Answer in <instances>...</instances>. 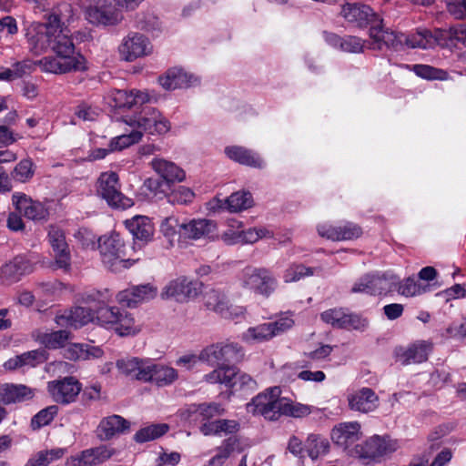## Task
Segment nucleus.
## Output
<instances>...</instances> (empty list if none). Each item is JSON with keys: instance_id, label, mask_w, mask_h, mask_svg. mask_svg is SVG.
Returning a JSON list of instances; mask_svg holds the SVG:
<instances>
[{"instance_id": "f257e3e1", "label": "nucleus", "mask_w": 466, "mask_h": 466, "mask_svg": "<svg viewBox=\"0 0 466 466\" xmlns=\"http://www.w3.org/2000/svg\"><path fill=\"white\" fill-rule=\"evenodd\" d=\"M72 16V6L59 4L46 15L45 23H32L25 29L30 50L39 55L50 48L56 56H46L37 64L41 70L52 74H65L85 68L84 58L75 56V45L66 24Z\"/></svg>"}, {"instance_id": "f03ea898", "label": "nucleus", "mask_w": 466, "mask_h": 466, "mask_svg": "<svg viewBox=\"0 0 466 466\" xmlns=\"http://www.w3.org/2000/svg\"><path fill=\"white\" fill-rule=\"evenodd\" d=\"M238 282L242 289L264 299L272 296L279 287L273 272L265 267L244 268L238 275Z\"/></svg>"}, {"instance_id": "7ed1b4c3", "label": "nucleus", "mask_w": 466, "mask_h": 466, "mask_svg": "<svg viewBox=\"0 0 466 466\" xmlns=\"http://www.w3.org/2000/svg\"><path fill=\"white\" fill-rule=\"evenodd\" d=\"M97 248L102 262L111 271L117 272L130 267L129 260L125 258V242L119 234L111 233L100 237Z\"/></svg>"}, {"instance_id": "20e7f679", "label": "nucleus", "mask_w": 466, "mask_h": 466, "mask_svg": "<svg viewBox=\"0 0 466 466\" xmlns=\"http://www.w3.org/2000/svg\"><path fill=\"white\" fill-rule=\"evenodd\" d=\"M245 351L237 342L222 341L207 346L200 351L202 362L209 366L238 363L243 360Z\"/></svg>"}, {"instance_id": "39448f33", "label": "nucleus", "mask_w": 466, "mask_h": 466, "mask_svg": "<svg viewBox=\"0 0 466 466\" xmlns=\"http://www.w3.org/2000/svg\"><path fill=\"white\" fill-rule=\"evenodd\" d=\"M125 122L136 130L149 134H165L170 129L169 121L156 108L145 106L136 116L125 119Z\"/></svg>"}, {"instance_id": "423d86ee", "label": "nucleus", "mask_w": 466, "mask_h": 466, "mask_svg": "<svg viewBox=\"0 0 466 466\" xmlns=\"http://www.w3.org/2000/svg\"><path fill=\"white\" fill-rule=\"evenodd\" d=\"M87 20L96 25L112 26L124 20V15L112 0H96L86 12Z\"/></svg>"}, {"instance_id": "0eeeda50", "label": "nucleus", "mask_w": 466, "mask_h": 466, "mask_svg": "<svg viewBox=\"0 0 466 466\" xmlns=\"http://www.w3.org/2000/svg\"><path fill=\"white\" fill-rule=\"evenodd\" d=\"M152 48L147 36L137 32H130L122 39L118 46V54L122 60L133 62L151 54Z\"/></svg>"}, {"instance_id": "6e6552de", "label": "nucleus", "mask_w": 466, "mask_h": 466, "mask_svg": "<svg viewBox=\"0 0 466 466\" xmlns=\"http://www.w3.org/2000/svg\"><path fill=\"white\" fill-rule=\"evenodd\" d=\"M98 184V192L109 206L127 208L133 205L132 200L120 192L118 177L115 172L101 174Z\"/></svg>"}, {"instance_id": "1a4fd4ad", "label": "nucleus", "mask_w": 466, "mask_h": 466, "mask_svg": "<svg viewBox=\"0 0 466 466\" xmlns=\"http://www.w3.org/2000/svg\"><path fill=\"white\" fill-rule=\"evenodd\" d=\"M47 391L54 401L60 404L74 402L81 391L80 382L74 377H65L47 382Z\"/></svg>"}, {"instance_id": "9d476101", "label": "nucleus", "mask_w": 466, "mask_h": 466, "mask_svg": "<svg viewBox=\"0 0 466 466\" xmlns=\"http://www.w3.org/2000/svg\"><path fill=\"white\" fill-rule=\"evenodd\" d=\"M370 41L368 43V48L372 50H381L383 47L398 50L405 41V35L385 29L380 19L378 24L370 28Z\"/></svg>"}, {"instance_id": "9b49d317", "label": "nucleus", "mask_w": 466, "mask_h": 466, "mask_svg": "<svg viewBox=\"0 0 466 466\" xmlns=\"http://www.w3.org/2000/svg\"><path fill=\"white\" fill-rule=\"evenodd\" d=\"M201 284L181 277L169 281L163 289L161 297L172 299L177 302H185L198 295Z\"/></svg>"}, {"instance_id": "f8f14e48", "label": "nucleus", "mask_w": 466, "mask_h": 466, "mask_svg": "<svg viewBox=\"0 0 466 466\" xmlns=\"http://www.w3.org/2000/svg\"><path fill=\"white\" fill-rule=\"evenodd\" d=\"M34 271L33 260L24 255L15 257L0 268V281L10 285L18 282L23 276Z\"/></svg>"}, {"instance_id": "ddd939ff", "label": "nucleus", "mask_w": 466, "mask_h": 466, "mask_svg": "<svg viewBox=\"0 0 466 466\" xmlns=\"http://www.w3.org/2000/svg\"><path fill=\"white\" fill-rule=\"evenodd\" d=\"M431 350V341L417 340L408 347L396 348L394 356L396 361L401 365L416 364L426 361Z\"/></svg>"}, {"instance_id": "4468645a", "label": "nucleus", "mask_w": 466, "mask_h": 466, "mask_svg": "<svg viewBox=\"0 0 466 466\" xmlns=\"http://www.w3.org/2000/svg\"><path fill=\"white\" fill-rule=\"evenodd\" d=\"M144 370L143 383H152L157 387H167L178 379V372L174 368L157 363L149 359L148 364Z\"/></svg>"}, {"instance_id": "2eb2a0df", "label": "nucleus", "mask_w": 466, "mask_h": 466, "mask_svg": "<svg viewBox=\"0 0 466 466\" xmlns=\"http://www.w3.org/2000/svg\"><path fill=\"white\" fill-rule=\"evenodd\" d=\"M340 14L349 23L359 27L370 25V28L380 20L369 5L361 4L347 3L342 5Z\"/></svg>"}, {"instance_id": "dca6fc26", "label": "nucleus", "mask_w": 466, "mask_h": 466, "mask_svg": "<svg viewBox=\"0 0 466 466\" xmlns=\"http://www.w3.org/2000/svg\"><path fill=\"white\" fill-rule=\"evenodd\" d=\"M395 450V441L375 435L367 440L363 444L357 445L355 452L360 458L374 460Z\"/></svg>"}, {"instance_id": "f3484780", "label": "nucleus", "mask_w": 466, "mask_h": 466, "mask_svg": "<svg viewBox=\"0 0 466 466\" xmlns=\"http://www.w3.org/2000/svg\"><path fill=\"white\" fill-rule=\"evenodd\" d=\"M157 294V288L151 283L132 286L119 291L116 295V301L127 307H135L138 303L153 299Z\"/></svg>"}, {"instance_id": "a211bd4d", "label": "nucleus", "mask_w": 466, "mask_h": 466, "mask_svg": "<svg viewBox=\"0 0 466 466\" xmlns=\"http://www.w3.org/2000/svg\"><path fill=\"white\" fill-rule=\"evenodd\" d=\"M114 451L106 446L85 450L66 461V466H96L110 459Z\"/></svg>"}, {"instance_id": "6ab92c4d", "label": "nucleus", "mask_w": 466, "mask_h": 466, "mask_svg": "<svg viewBox=\"0 0 466 466\" xmlns=\"http://www.w3.org/2000/svg\"><path fill=\"white\" fill-rule=\"evenodd\" d=\"M360 424L358 421L342 422L331 431V440L339 447L347 450L361 438Z\"/></svg>"}, {"instance_id": "aec40b11", "label": "nucleus", "mask_w": 466, "mask_h": 466, "mask_svg": "<svg viewBox=\"0 0 466 466\" xmlns=\"http://www.w3.org/2000/svg\"><path fill=\"white\" fill-rule=\"evenodd\" d=\"M217 229L213 220L198 218L184 220L180 226V238L185 239H200L212 236Z\"/></svg>"}, {"instance_id": "412c9836", "label": "nucleus", "mask_w": 466, "mask_h": 466, "mask_svg": "<svg viewBox=\"0 0 466 466\" xmlns=\"http://www.w3.org/2000/svg\"><path fill=\"white\" fill-rule=\"evenodd\" d=\"M348 404L351 410L369 413L379 407V397L372 389L364 387L348 395Z\"/></svg>"}, {"instance_id": "4be33fe9", "label": "nucleus", "mask_w": 466, "mask_h": 466, "mask_svg": "<svg viewBox=\"0 0 466 466\" xmlns=\"http://www.w3.org/2000/svg\"><path fill=\"white\" fill-rule=\"evenodd\" d=\"M12 201L15 209L28 219L43 220L46 219L48 215L47 209L41 202L33 200L25 194H14Z\"/></svg>"}, {"instance_id": "5701e85b", "label": "nucleus", "mask_w": 466, "mask_h": 466, "mask_svg": "<svg viewBox=\"0 0 466 466\" xmlns=\"http://www.w3.org/2000/svg\"><path fill=\"white\" fill-rule=\"evenodd\" d=\"M198 80L196 76L180 67L169 68L164 75L158 77L159 85L166 90L187 88L198 84Z\"/></svg>"}, {"instance_id": "b1692460", "label": "nucleus", "mask_w": 466, "mask_h": 466, "mask_svg": "<svg viewBox=\"0 0 466 466\" xmlns=\"http://www.w3.org/2000/svg\"><path fill=\"white\" fill-rule=\"evenodd\" d=\"M48 238L55 253L56 264L59 268L67 269L70 267L71 257L65 233L58 228L51 227Z\"/></svg>"}, {"instance_id": "393cba45", "label": "nucleus", "mask_w": 466, "mask_h": 466, "mask_svg": "<svg viewBox=\"0 0 466 466\" xmlns=\"http://www.w3.org/2000/svg\"><path fill=\"white\" fill-rule=\"evenodd\" d=\"M125 225L133 236L136 244L145 245L153 239L155 228L148 217L135 216L127 219Z\"/></svg>"}, {"instance_id": "a878e982", "label": "nucleus", "mask_w": 466, "mask_h": 466, "mask_svg": "<svg viewBox=\"0 0 466 466\" xmlns=\"http://www.w3.org/2000/svg\"><path fill=\"white\" fill-rule=\"evenodd\" d=\"M59 326H70L75 329L81 328L89 322H95V310L86 307H74L56 317Z\"/></svg>"}, {"instance_id": "bb28decb", "label": "nucleus", "mask_w": 466, "mask_h": 466, "mask_svg": "<svg viewBox=\"0 0 466 466\" xmlns=\"http://www.w3.org/2000/svg\"><path fill=\"white\" fill-rule=\"evenodd\" d=\"M110 97L115 107L130 109L149 102L151 95L147 91L137 89L114 90Z\"/></svg>"}, {"instance_id": "cd10ccee", "label": "nucleus", "mask_w": 466, "mask_h": 466, "mask_svg": "<svg viewBox=\"0 0 466 466\" xmlns=\"http://www.w3.org/2000/svg\"><path fill=\"white\" fill-rule=\"evenodd\" d=\"M151 167L167 183L181 182L185 179V171L172 161L161 157L152 159Z\"/></svg>"}, {"instance_id": "c85d7f7f", "label": "nucleus", "mask_w": 466, "mask_h": 466, "mask_svg": "<svg viewBox=\"0 0 466 466\" xmlns=\"http://www.w3.org/2000/svg\"><path fill=\"white\" fill-rule=\"evenodd\" d=\"M225 154L228 158L240 165L258 169L265 167V162L262 157L257 152L248 148L239 146L227 147Z\"/></svg>"}, {"instance_id": "c756f323", "label": "nucleus", "mask_w": 466, "mask_h": 466, "mask_svg": "<svg viewBox=\"0 0 466 466\" xmlns=\"http://www.w3.org/2000/svg\"><path fill=\"white\" fill-rule=\"evenodd\" d=\"M34 396L35 390L23 384L0 385V402L5 405L29 400Z\"/></svg>"}, {"instance_id": "7c9ffc66", "label": "nucleus", "mask_w": 466, "mask_h": 466, "mask_svg": "<svg viewBox=\"0 0 466 466\" xmlns=\"http://www.w3.org/2000/svg\"><path fill=\"white\" fill-rule=\"evenodd\" d=\"M130 423L119 415H112L103 419L98 426V436L102 440H110L114 436L125 433L129 430Z\"/></svg>"}, {"instance_id": "2f4dec72", "label": "nucleus", "mask_w": 466, "mask_h": 466, "mask_svg": "<svg viewBox=\"0 0 466 466\" xmlns=\"http://www.w3.org/2000/svg\"><path fill=\"white\" fill-rule=\"evenodd\" d=\"M326 41L331 46L348 53H361L366 46V41L355 35L339 36L336 34H326ZM369 42H367L368 44Z\"/></svg>"}, {"instance_id": "473e14b6", "label": "nucleus", "mask_w": 466, "mask_h": 466, "mask_svg": "<svg viewBox=\"0 0 466 466\" xmlns=\"http://www.w3.org/2000/svg\"><path fill=\"white\" fill-rule=\"evenodd\" d=\"M240 429L238 421L235 420H216L204 422L200 427V432L205 436L210 435H228L238 432Z\"/></svg>"}, {"instance_id": "72a5a7b5", "label": "nucleus", "mask_w": 466, "mask_h": 466, "mask_svg": "<svg viewBox=\"0 0 466 466\" xmlns=\"http://www.w3.org/2000/svg\"><path fill=\"white\" fill-rule=\"evenodd\" d=\"M148 360L137 357L121 359L116 361V368L124 375L142 382Z\"/></svg>"}, {"instance_id": "f704fd0d", "label": "nucleus", "mask_w": 466, "mask_h": 466, "mask_svg": "<svg viewBox=\"0 0 466 466\" xmlns=\"http://www.w3.org/2000/svg\"><path fill=\"white\" fill-rule=\"evenodd\" d=\"M216 366V369L204 376V380L209 384H222L227 388L236 387V368L228 364Z\"/></svg>"}, {"instance_id": "c9c22d12", "label": "nucleus", "mask_w": 466, "mask_h": 466, "mask_svg": "<svg viewBox=\"0 0 466 466\" xmlns=\"http://www.w3.org/2000/svg\"><path fill=\"white\" fill-rule=\"evenodd\" d=\"M321 319L336 328L357 329L359 319L355 315L346 314L341 309H329L321 314Z\"/></svg>"}, {"instance_id": "e433bc0d", "label": "nucleus", "mask_w": 466, "mask_h": 466, "mask_svg": "<svg viewBox=\"0 0 466 466\" xmlns=\"http://www.w3.org/2000/svg\"><path fill=\"white\" fill-rule=\"evenodd\" d=\"M273 400V393L271 388L265 392L257 395L247 408L249 412L263 416L265 419L272 418L274 413L271 412V404Z\"/></svg>"}, {"instance_id": "4c0bfd02", "label": "nucleus", "mask_w": 466, "mask_h": 466, "mask_svg": "<svg viewBox=\"0 0 466 466\" xmlns=\"http://www.w3.org/2000/svg\"><path fill=\"white\" fill-rule=\"evenodd\" d=\"M404 44L410 48H432L438 44V36L429 30H419L412 35H405Z\"/></svg>"}, {"instance_id": "58836bf2", "label": "nucleus", "mask_w": 466, "mask_h": 466, "mask_svg": "<svg viewBox=\"0 0 466 466\" xmlns=\"http://www.w3.org/2000/svg\"><path fill=\"white\" fill-rule=\"evenodd\" d=\"M329 447L328 439L318 434H309L305 442L306 453L312 460L326 455Z\"/></svg>"}, {"instance_id": "ea45409f", "label": "nucleus", "mask_w": 466, "mask_h": 466, "mask_svg": "<svg viewBox=\"0 0 466 466\" xmlns=\"http://www.w3.org/2000/svg\"><path fill=\"white\" fill-rule=\"evenodd\" d=\"M270 327L267 322L249 327L241 334V339L248 344L261 343L273 338Z\"/></svg>"}, {"instance_id": "a19ab883", "label": "nucleus", "mask_w": 466, "mask_h": 466, "mask_svg": "<svg viewBox=\"0 0 466 466\" xmlns=\"http://www.w3.org/2000/svg\"><path fill=\"white\" fill-rule=\"evenodd\" d=\"M35 338L46 348L58 349L65 346L69 339V332L66 330L37 331Z\"/></svg>"}, {"instance_id": "79ce46f5", "label": "nucleus", "mask_w": 466, "mask_h": 466, "mask_svg": "<svg viewBox=\"0 0 466 466\" xmlns=\"http://www.w3.org/2000/svg\"><path fill=\"white\" fill-rule=\"evenodd\" d=\"M374 295L388 293L397 287L398 277L390 272L371 274Z\"/></svg>"}, {"instance_id": "37998d69", "label": "nucleus", "mask_w": 466, "mask_h": 466, "mask_svg": "<svg viewBox=\"0 0 466 466\" xmlns=\"http://www.w3.org/2000/svg\"><path fill=\"white\" fill-rule=\"evenodd\" d=\"M120 309L116 307H108L107 305L99 306L95 309V322L107 329H113L116 323Z\"/></svg>"}, {"instance_id": "c03bdc74", "label": "nucleus", "mask_w": 466, "mask_h": 466, "mask_svg": "<svg viewBox=\"0 0 466 466\" xmlns=\"http://www.w3.org/2000/svg\"><path fill=\"white\" fill-rule=\"evenodd\" d=\"M227 295L218 289H209L203 294V303L207 309L221 314L228 304Z\"/></svg>"}, {"instance_id": "a18cd8bd", "label": "nucleus", "mask_w": 466, "mask_h": 466, "mask_svg": "<svg viewBox=\"0 0 466 466\" xmlns=\"http://www.w3.org/2000/svg\"><path fill=\"white\" fill-rule=\"evenodd\" d=\"M396 288L399 294L407 298L420 296L430 290L429 285H423L416 281L413 277H409L401 282L398 278Z\"/></svg>"}, {"instance_id": "49530a36", "label": "nucleus", "mask_w": 466, "mask_h": 466, "mask_svg": "<svg viewBox=\"0 0 466 466\" xmlns=\"http://www.w3.org/2000/svg\"><path fill=\"white\" fill-rule=\"evenodd\" d=\"M226 202L227 210L230 212H239L253 206V198L249 192L238 191L226 198Z\"/></svg>"}, {"instance_id": "de8ad7c7", "label": "nucleus", "mask_w": 466, "mask_h": 466, "mask_svg": "<svg viewBox=\"0 0 466 466\" xmlns=\"http://www.w3.org/2000/svg\"><path fill=\"white\" fill-rule=\"evenodd\" d=\"M115 330L120 336L134 335L139 331L134 318L126 310L120 309L116 323L114 325Z\"/></svg>"}, {"instance_id": "09e8293b", "label": "nucleus", "mask_w": 466, "mask_h": 466, "mask_svg": "<svg viewBox=\"0 0 466 466\" xmlns=\"http://www.w3.org/2000/svg\"><path fill=\"white\" fill-rule=\"evenodd\" d=\"M112 299V293L108 289L89 290L79 295L78 300L84 304L93 305L97 309L99 306L107 305Z\"/></svg>"}, {"instance_id": "8fccbe9b", "label": "nucleus", "mask_w": 466, "mask_h": 466, "mask_svg": "<svg viewBox=\"0 0 466 466\" xmlns=\"http://www.w3.org/2000/svg\"><path fill=\"white\" fill-rule=\"evenodd\" d=\"M315 268L306 267L303 264H290L283 272V281L285 283H292L315 274Z\"/></svg>"}, {"instance_id": "3c124183", "label": "nucleus", "mask_w": 466, "mask_h": 466, "mask_svg": "<svg viewBox=\"0 0 466 466\" xmlns=\"http://www.w3.org/2000/svg\"><path fill=\"white\" fill-rule=\"evenodd\" d=\"M189 411L208 422L210 421V419L224 414L225 409L218 403L211 402L198 405L194 404L190 406Z\"/></svg>"}, {"instance_id": "603ef678", "label": "nucleus", "mask_w": 466, "mask_h": 466, "mask_svg": "<svg viewBox=\"0 0 466 466\" xmlns=\"http://www.w3.org/2000/svg\"><path fill=\"white\" fill-rule=\"evenodd\" d=\"M169 427L167 424H151L140 429L134 436L137 442H147L163 436Z\"/></svg>"}, {"instance_id": "864d4df0", "label": "nucleus", "mask_w": 466, "mask_h": 466, "mask_svg": "<svg viewBox=\"0 0 466 466\" xmlns=\"http://www.w3.org/2000/svg\"><path fill=\"white\" fill-rule=\"evenodd\" d=\"M182 221L176 217H167L160 224V232L168 240L169 245H174V240L178 235L180 238V226Z\"/></svg>"}, {"instance_id": "5fc2aeb1", "label": "nucleus", "mask_w": 466, "mask_h": 466, "mask_svg": "<svg viewBox=\"0 0 466 466\" xmlns=\"http://www.w3.org/2000/svg\"><path fill=\"white\" fill-rule=\"evenodd\" d=\"M273 393V400L271 404V412L274 413L272 418H268L269 420H276L281 415H287L289 400L286 398H280L281 390L279 387L271 388Z\"/></svg>"}, {"instance_id": "6e6d98bb", "label": "nucleus", "mask_w": 466, "mask_h": 466, "mask_svg": "<svg viewBox=\"0 0 466 466\" xmlns=\"http://www.w3.org/2000/svg\"><path fill=\"white\" fill-rule=\"evenodd\" d=\"M58 412L56 405L48 406L37 412L31 420V427L33 430H38L48 425Z\"/></svg>"}, {"instance_id": "4d7b16f0", "label": "nucleus", "mask_w": 466, "mask_h": 466, "mask_svg": "<svg viewBox=\"0 0 466 466\" xmlns=\"http://www.w3.org/2000/svg\"><path fill=\"white\" fill-rule=\"evenodd\" d=\"M142 138V132L140 130H132L128 134H123L111 140L110 150H122L135 143H137Z\"/></svg>"}, {"instance_id": "13d9d810", "label": "nucleus", "mask_w": 466, "mask_h": 466, "mask_svg": "<svg viewBox=\"0 0 466 466\" xmlns=\"http://www.w3.org/2000/svg\"><path fill=\"white\" fill-rule=\"evenodd\" d=\"M415 74L428 80H446L448 73L428 65H415L413 66Z\"/></svg>"}, {"instance_id": "bf43d9fd", "label": "nucleus", "mask_w": 466, "mask_h": 466, "mask_svg": "<svg viewBox=\"0 0 466 466\" xmlns=\"http://www.w3.org/2000/svg\"><path fill=\"white\" fill-rule=\"evenodd\" d=\"M135 26L146 31L155 30L158 27V18L150 11L137 13L135 16Z\"/></svg>"}, {"instance_id": "052dcab7", "label": "nucleus", "mask_w": 466, "mask_h": 466, "mask_svg": "<svg viewBox=\"0 0 466 466\" xmlns=\"http://www.w3.org/2000/svg\"><path fill=\"white\" fill-rule=\"evenodd\" d=\"M273 234L266 228H250L241 230V244H253L263 238H272Z\"/></svg>"}, {"instance_id": "680f3d73", "label": "nucleus", "mask_w": 466, "mask_h": 466, "mask_svg": "<svg viewBox=\"0 0 466 466\" xmlns=\"http://www.w3.org/2000/svg\"><path fill=\"white\" fill-rule=\"evenodd\" d=\"M33 163L29 159L21 160L12 172L14 179L19 182H26L34 176Z\"/></svg>"}, {"instance_id": "e2e57ef3", "label": "nucleus", "mask_w": 466, "mask_h": 466, "mask_svg": "<svg viewBox=\"0 0 466 466\" xmlns=\"http://www.w3.org/2000/svg\"><path fill=\"white\" fill-rule=\"evenodd\" d=\"M240 445L241 443L239 439L237 437H230L225 440L221 446L218 448V453L216 456L224 461L232 452L236 451L238 452L242 451Z\"/></svg>"}, {"instance_id": "0e129e2a", "label": "nucleus", "mask_w": 466, "mask_h": 466, "mask_svg": "<svg viewBox=\"0 0 466 466\" xmlns=\"http://www.w3.org/2000/svg\"><path fill=\"white\" fill-rule=\"evenodd\" d=\"M362 235L360 226L352 222H345L339 225V235L338 241H348L359 238Z\"/></svg>"}, {"instance_id": "69168bd1", "label": "nucleus", "mask_w": 466, "mask_h": 466, "mask_svg": "<svg viewBox=\"0 0 466 466\" xmlns=\"http://www.w3.org/2000/svg\"><path fill=\"white\" fill-rule=\"evenodd\" d=\"M194 197L195 194L190 188L181 186L168 195L167 198L172 204L184 205L192 202Z\"/></svg>"}, {"instance_id": "338daca9", "label": "nucleus", "mask_w": 466, "mask_h": 466, "mask_svg": "<svg viewBox=\"0 0 466 466\" xmlns=\"http://www.w3.org/2000/svg\"><path fill=\"white\" fill-rule=\"evenodd\" d=\"M30 66L26 63H17L13 69L11 68H1L0 69V80L11 81L15 78L21 77L25 74L28 73Z\"/></svg>"}, {"instance_id": "774afa93", "label": "nucleus", "mask_w": 466, "mask_h": 466, "mask_svg": "<svg viewBox=\"0 0 466 466\" xmlns=\"http://www.w3.org/2000/svg\"><path fill=\"white\" fill-rule=\"evenodd\" d=\"M271 329L273 338L289 329L294 320L288 315L280 316L276 321L267 322Z\"/></svg>"}]
</instances>
